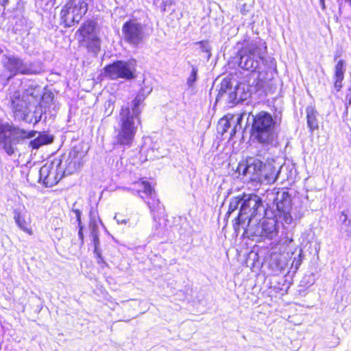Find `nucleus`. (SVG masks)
Returning a JSON list of instances; mask_svg holds the SVG:
<instances>
[{
	"label": "nucleus",
	"mask_w": 351,
	"mask_h": 351,
	"mask_svg": "<svg viewBox=\"0 0 351 351\" xmlns=\"http://www.w3.org/2000/svg\"><path fill=\"white\" fill-rule=\"evenodd\" d=\"M239 208V213L234 224V230L238 233L241 229L249 226L250 223L260 221L265 213L262 199L254 193H243L231 198L228 213L230 214Z\"/></svg>",
	"instance_id": "obj_1"
},
{
	"label": "nucleus",
	"mask_w": 351,
	"mask_h": 351,
	"mask_svg": "<svg viewBox=\"0 0 351 351\" xmlns=\"http://www.w3.org/2000/svg\"><path fill=\"white\" fill-rule=\"evenodd\" d=\"M144 99L143 95L138 94L130 105L122 106L118 119L117 144L123 147L131 146L138 126L141 124V104Z\"/></svg>",
	"instance_id": "obj_2"
},
{
	"label": "nucleus",
	"mask_w": 351,
	"mask_h": 351,
	"mask_svg": "<svg viewBox=\"0 0 351 351\" xmlns=\"http://www.w3.org/2000/svg\"><path fill=\"white\" fill-rule=\"evenodd\" d=\"M267 47L261 42L248 43L239 51V65L243 69L257 72L259 75L275 66L274 59L265 58Z\"/></svg>",
	"instance_id": "obj_3"
},
{
	"label": "nucleus",
	"mask_w": 351,
	"mask_h": 351,
	"mask_svg": "<svg viewBox=\"0 0 351 351\" xmlns=\"http://www.w3.org/2000/svg\"><path fill=\"white\" fill-rule=\"evenodd\" d=\"M252 135L261 144L271 145L276 141V121L269 113L261 111L253 116Z\"/></svg>",
	"instance_id": "obj_4"
},
{
	"label": "nucleus",
	"mask_w": 351,
	"mask_h": 351,
	"mask_svg": "<svg viewBox=\"0 0 351 351\" xmlns=\"http://www.w3.org/2000/svg\"><path fill=\"white\" fill-rule=\"evenodd\" d=\"M256 91L255 87L250 86L245 83L232 86L230 79H223L219 89L216 101H224L232 106L249 98L252 91Z\"/></svg>",
	"instance_id": "obj_5"
},
{
	"label": "nucleus",
	"mask_w": 351,
	"mask_h": 351,
	"mask_svg": "<svg viewBox=\"0 0 351 351\" xmlns=\"http://www.w3.org/2000/svg\"><path fill=\"white\" fill-rule=\"evenodd\" d=\"M36 134V131L27 132L9 123H0V144L9 156L15 152L20 141L34 137Z\"/></svg>",
	"instance_id": "obj_6"
},
{
	"label": "nucleus",
	"mask_w": 351,
	"mask_h": 351,
	"mask_svg": "<svg viewBox=\"0 0 351 351\" xmlns=\"http://www.w3.org/2000/svg\"><path fill=\"white\" fill-rule=\"evenodd\" d=\"M15 86H11L8 89L7 100L8 101V105L12 110L14 117L19 120L28 121V116L30 112L29 104V101L26 97L30 95L33 97V93L27 91L26 95H21V90Z\"/></svg>",
	"instance_id": "obj_7"
},
{
	"label": "nucleus",
	"mask_w": 351,
	"mask_h": 351,
	"mask_svg": "<svg viewBox=\"0 0 351 351\" xmlns=\"http://www.w3.org/2000/svg\"><path fill=\"white\" fill-rule=\"evenodd\" d=\"M2 63L5 69L8 71L12 76L18 73L23 75H36L43 71V67L38 62H25L23 59L13 55H4L2 58Z\"/></svg>",
	"instance_id": "obj_8"
},
{
	"label": "nucleus",
	"mask_w": 351,
	"mask_h": 351,
	"mask_svg": "<svg viewBox=\"0 0 351 351\" xmlns=\"http://www.w3.org/2000/svg\"><path fill=\"white\" fill-rule=\"evenodd\" d=\"M243 234L259 237L263 239H273L278 234L277 220L274 218L264 219L261 222L250 223L249 226L243 228Z\"/></svg>",
	"instance_id": "obj_9"
},
{
	"label": "nucleus",
	"mask_w": 351,
	"mask_h": 351,
	"mask_svg": "<svg viewBox=\"0 0 351 351\" xmlns=\"http://www.w3.org/2000/svg\"><path fill=\"white\" fill-rule=\"evenodd\" d=\"M122 35L125 43L136 47L147 38L146 27L136 19H130L122 26Z\"/></svg>",
	"instance_id": "obj_10"
},
{
	"label": "nucleus",
	"mask_w": 351,
	"mask_h": 351,
	"mask_svg": "<svg viewBox=\"0 0 351 351\" xmlns=\"http://www.w3.org/2000/svg\"><path fill=\"white\" fill-rule=\"evenodd\" d=\"M84 0H71L62 8L60 15L66 27H71L81 20L88 10Z\"/></svg>",
	"instance_id": "obj_11"
},
{
	"label": "nucleus",
	"mask_w": 351,
	"mask_h": 351,
	"mask_svg": "<svg viewBox=\"0 0 351 351\" xmlns=\"http://www.w3.org/2000/svg\"><path fill=\"white\" fill-rule=\"evenodd\" d=\"M62 160L55 159L51 162L44 165L39 171L40 180H43L47 186L56 184L62 178Z\"/></svg>",
	"instance_id": "obj_12"
},
{
	"label": "nucleus",
	"mask_w": 351,
	"mask_h": 351,
	"mask_svg": "<svg viewBox=\"0 0 351 351\" xmlns=\"http://www.w3.org/2000/svg\"><path fill=\"white\" fill-rule=\"evenodd\" d=\"M274 202L278 212L275 217L287 224H291L293 218L291 214V198L289 192L285 189L277 191Z\"/></svg>",
	"instance_id": "obj_13"
},
{
	"label": "nucleus",
	"mask_w": 351,
	"mask_h": 351,
	"mask_svg": "<svg viewBox=\"0 0 351 351\" xmlns=\"http://www.w3.org/2000/svg\"><path fill=\"white\" fill-rule=\"evenodd\" d=\"M133 193L138 194L149 206L151 212L158 211L160 209V202L157 198L155 191L152 189L149 182L145 180H139L134 184L131 189Z\"/></svg>",
	"instance_id": "obj_14"
},
{
	"label": "nucleus",
	"mask_w": 351,
	"mask_h": 351,
	"mask_svg": "<svg viewBox=\"0 0 351 351\" xmlns=\"http://www.w3.org/2000/svg\"><path fill=\"white\" fill-rule=\"evenodd\" d=\"M263 162L254 158H248L239 163L237 171L245 177L247 180L258 182L262 171Z\"/></svg>",
	"instance_id": "obj_15"
},
{
	"label": "nucleus",
	"mask_w": 351,
	"mask_h": 351,
	"mask_svg": "<svg viewBox=\"0 0 351 351\" xmlns=\"http://www.w3.org/2000/svg\"><path fill=\"white\" fill-rule=\"evenodd\" d=\"M134 64L133 62L117 61L105 68L106 75L112 80L134 78Z\"/></svg>",
	"instance_id": "obj_16"
},
{
	"label": "nucleus",
	"mask_w": 351,
	"mask_h": 351,
	"mask_svg": "<svg viewBox=\"0 0 351 351\" xmlns=\"http://www.w3.org/2000/svg\"><path fill=\"white\" fill-rule=\"evenodd\" d=\"M85 153L80 151L77 147L72 149L66 157L62 167H64L63 171L64 175H71L77 171L83 164V158Z\"/></svg>",
	"instance_id": "obj_17"
},
{
	"label": "nucleus",
	"mask_w": 351,
	"mask_h": 351,
	"mask_svg": "<svg viewBox=\"0 0 351 351\" xmlns=\"http://www.w3.org/2000/svg\"><path fill=\"white\" fill-rule=\"evenodd\" d=\"M261 171L258 182L265 184L274 183L276 180L279 173L278 170L271 164H263Z\"/></svg>",
	"instance_id": "obj_18"
},
{
	"label": "nucleus",
	"mask_w": 351,
	"mask_h": 351,
	"mask_svg": "<svg viewBox=\"0 0 351 351\" xmlns=\"http://www.w3.org/2000/svg\"><path fill=\"white\" fill-rule=\"evenodd\" d=\"M14 219L20 229L30 235L32 234V230L30 228V221L29 219H27L24 213H22L17 209L14 210Z\"/></svg>",
	"instance_id": "obj_19"
},
{
	"label": "nucleus",
	"mask_w": 351,
	"mask_h": 351,
	"mask_svg": "<svg viewBox=\"0 0 351 351\" xmlns=\"http://www.w3.org/2000/svg\"><path fill=\"white\" fill-rule=\"evenodd\" d=\"M345 62L343 60H340L338 61L335 66V88L337 91L340 90L342 86V81L344 77V73L346 71V69L344 66Z\"/></svg>",
	"instance_id": "obj_20"
},
{
	"label": "nucleus",
	"mask_w": 351,
	"mask_h": 351,
	"mask_svg": "<svg viewBox=\"0 0 351 351\" xmlns=\"http://www.w3.org/2000/svg\"><path fill=\"white\" fill-rule=\"evenodd\" d=\"M52 141V136L47 134H40L38 136L29 142V145L32 148L38 149L43 145L51 143Z\"/></svg>",
	"instance_id": "obj_21"
},
{
	"label": "nucleus",
	"mask_w": 351,
	"mask_h": 351,
	"mask_svg": "<svg viewBox=\"0 0 351 351\" xmlns=\"http://www.w3.org/2000/svg\"><path fill=\"white\" fill-rule=\"evenodd\" d=\"M195 45L199 47V50L203 53H205V58L208 60L211 56V52H210V46L209 45V43L208 41H199L195 43Z\"/></svg>",
	"instance_id": "obj_22"
},
{
	"label": "nucleus",
	"mask_w": 351,
	"mask_h": 351,
	"mask_svg": "<svg viewBox=\"0 0 351 351\" xmlns=\"http://www.w3.org/2000/svg\"><path fill=\"white\" fill-rule=\"evenodd\" d=\"M228 116H226V117L221 119L219 122L217 130L219 132H220L222 134L228 131V129L230 127L231 121H233L232 116L230 119H228Z\"/></svg>",
	"instance_id": "obj_23"
},
{
	"label": "nucleus",
	"mask_w": 351,
	"mask_h": 351,
	"mask_svg": "<svg viewBox=\"0 0 351 351\" xmlns=\"http://www.w3.org/2000/svg\"><path fill=\"white\" fill-rule=\"evenodd\" d=\"M307 123L311 130H314L317 128L315 116L313 110H307Z\"/></svg>",
	"instance_id": "obj_24"
},
{
	"label": "nucleus",
	"mask_w": 351,
	"mask_h": 351,
	"mask_svg": "<svg viewBox=\"0 0 351 351\" xmlns=\"http://www.w3.org/2000/svg\"><path fill=\"white\" fill-rule=\"evenodd\" d=\"M197 71H198L197 68L193 66L191 73L189 77H188L187 82H186L187 85L189 87H191L193 85V84L195 82V81L197 80Z\"/></svg>",
	"instance_id": "obj_25"
},
{
	"label": "nucleus",
	"mask_w": 351,
	"mask_h": 351,
	"mask_svg": "<svg viewBox=\"0 0 351 351\" xmlns=\"http://www.w3.org/2000/svg\"><path fill=\"white\" fill-rule=\"evenodd\" d=\"M80 31L82 36L86 37L93 31V26L90 23L85 24L81 27Z\"/></svg>",
	"instance_id": "obj_26"
},
{
	"label": "nucleus",
	"mask_w": 351,
	"mask_h": 351,
	"mask_svg": "<svg viewBox=\"0 0 351 351\" xmlns=\"http://www.w3.org/2000/svg\"><path fill=\"white\" fill-rule=\"evenodd\" d=\"M91 236L93 237V245L95 247L94 254L95 255H98L99 256H100V250L99 249V239L98 237V234H91Z\"/></svg>",
	"instance_id": "obj_27"
},
{
	"label": "nucleus",
	"mask_w": 351,
	"mask_h": 351,
	"mask_svg": "<svg viewBox=\"0 0 351 351\" xmlns=\"http://www.w3.org/2000/svg\"><path fill=\"white\" fill-rule=\"evenodd\" d=\"M89 228L90 230V234H98V226L97 221L95 219L92 218V214L90 213V219L89 222Z\"/></svg>",
	"instance_id": "obj_28"
},
{
	"label": "nucleus",
	"mask_w": 351,
	"mask_h": 351,
	"mask_svg": "<svg viewBox=\"0 0 351 351\" xmlns=\"http://www.w3.org/2000/svg\"><path fill=\"white\" fill-rule=\"evenodd\" d=\"M159 1H161V10L162 12H165L167 7L170 6L173 3V0H154V3L157 4Z\"/></svg>",
	"instance_id": "obj_29"
},
{
	"label": "nucleus",
	"mask_w": 351,
	"mask_h": 351,
	"mask_svg": "<svg viewBox=\"0 0 351 351\" xmlns=\"http://www.w3.org/2000/svg\"><path fill=\"white\" fill-rule=\"evenodd\" d=\"M341 217H343V219L342 220V223H344L346 226H349V228L346 230V232L351 234V222L350 220L348 219V216L346 214L344 213V212L341 213Z\"/></svg>",
	"instance_id": "obj_30"
},
{
	"label": "nucleus",
	"mask_w": 351,
	"mask_h": 351,
	"mask_svg": "<svg viewBox=\"0 0 351 351\" xmlns=\"http://www.w3.org/2000/svg\"><path fill=\"white\" fill-rule=\"evenodd\" d=\"M72 211L75 213V217H76V219H77V221L78 222V225L80 224H82V221H81V212L80 210H77V209H73Z\"/></svg>",
	"instance_id": "obj_31"
},
{
	"label": "nucleus",
	"mask_w": 351,
	"mask_h": 351,
	"mask_svg": "<svg viewBox=\"0 0 351 351\" xmlns=\"http://www.w3.org/2000/svg\"><path fill=\"white\" fill-rule=\"evenodd\" d=\"M79 227V231H78V237L81 241V244L84 243V234H83V226L82 224L78 225Z\"/></svg>",
	"instance_id": "obj_32"
},
{
	"label": "nucleus",
	"mask_w": 351,
	"mask_h": 351,
	"mask_svg": "<svg viewBox=\"0 0 351 351\" xmlns=\"http://www.w3.org/2000/svg\"><path fill=\"white\" fill-rule=\"evenodd\" d=\"M301 263H302V260L300 258H299L298 259L295 258L293 261L292 265L293 266L294 265L295 269H297L299 267V266L301 265Z\"/></svg>",
	"instance_id": "obj_33"
},
{
	"label": "nucleus",
	"mask_w": 351,
	"mask_h": 351,
	"mask_svg": "<svg viewBox=\"0 0 351 351\" xmlns=\"http://www.w3.org/2000/svg\"><path fill=\"white\" fill-rule=\"evenodd\" d=\"M97 258V262L98 263H104V261L101 256V252H100V256H99L98 255H95Z\"/></svg>",
	"instance_id": "obj_34"
},
{
	"label": "nucleus",
	"mask_w": 351,
	"mask_h": 351,
	"mask_svg": "<svg viewBox=\"0 0 351 351\" xmlns=\"http://www.w3.org/2000/svg\"><path fill=\"white\" fill-rule=\"evenodd\" d=\"M114 219L117 220V223H127L125 219L121 220V219H118L117 216L114 217Z\"/></svg>",
	"instance_id": "obj_35"
},
{
	"label": "nucleus",
	"mask_w": 351,
	"mask_h": 351,
	"mask_svg": "<svg viewBox=\"0 0 351 351\" xmlns=\"http://www.w3.org/2000/svg\"><path fill=\"white\" fill-rule=\"evenodd\" d=\"M292 241V239H289L288 237H287L285 241H282L281 242L283 243V244H289Z\"/></svg>",
	"instance_id": "obj_36"
},
{
	"label": "nucleus",
	"mask_w": 351,
	"mask_h": 351,
	"mask_svg": "<svg viewBox=\"0 0 351 351\" xmlns=\"http://www.w3.org/2000/svg\"><path fill=\"white\" fill-rule=\"evenodd\" d=\"M241 119H242V115L239 114L237 118V123H239Z\"/></svg>",
	"instance_id": "obj_37"
},
{
	"label": "nucleus",
	"mask_w": 351,
	"mask_h": 351,
	"mask_svg": "<svg viewBox=\"0 0 351 351\" xmlns=\"http://www.w3.org/2000/svg\"><path fill=\"white\" fill-rule=\"evenodd\" d=\"M282 268L277 266L276 269L274 270V271L278 272L281 271Z\"/></svg>",
	"instance_id": "obj_38"
},
{
	"label": "nucleus",
	"mask_w": 351,
	"mask_h": 351,
	"mask_svg": "<svg viewBox=\"0 0 351 351\" xmlns=\"http://www.w3.org/2000/svg\"><path fill=\"white\" fill-rule=\"evenodd\" d=\"M7 2H8V0H3V1H2L3 5H5V3H7Z\"/></svg>",
	"instance_id": "obj_39"
},
{
	"label": "nucleus",
	"mask_w": 351,
	"mask_h": 351,
	"mask_svg": "<svg viewBox=\"0 0 351 351\" xmlns=\"http://www.w3.org/2000/svg\"><path fill=\"white\" fill-rule=\"evenodd\" d=\"M236 132V130H235V128H234L232 130V132L231 133V135H232L233 134H234Z\"/></svg>",
	"instance_id": "obj_40"
},
{
	"label": "nucleus",
	"mask_w": 351,
	"mask_h": 351,
	"mask_svg": "<svg viewBox=\"0 0 351 351\" xmlns=\"http://www.w3.org/2000/svg\"><path fill=\"white\" fill-rule=\"evenodd\" d=\"M320 2L324 5V0H320Z\"/></svg>",
	"instance_id": "obj_41"
},
{
	"label": "nucleus",
	"mask_w": 351,
	"mask_h": 351,
	"mask_svg": "<svg viewBox=\"0 0 351 351\" xmlns=\"http://www.w3.org/2000/svg\"><path fill=\"white\" fill-rule=\"evenodd\" d=\"M3 52V49L0 47V54Z\"/></svg>",
	"instance_id": "obj_42"
},
{
	"label": "nucleus",
	"mask_w": 351,
	"mask_h": 351,
	"mask_svg": "<svg viewBox=\"0 0 351 351\" xmlns=\"http://www.w3.org/2000/svg\"><path fill=\"white\" fill-rule=\"evenodd\" d=\"M38 121H39V119H38H38H35V123H37V122H38Z\"/></svg>",
	"instance_id": "obj_43"
}]
</instances>
